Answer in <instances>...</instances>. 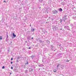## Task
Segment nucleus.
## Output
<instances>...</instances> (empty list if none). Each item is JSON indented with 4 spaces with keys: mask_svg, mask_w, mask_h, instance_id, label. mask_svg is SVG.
I'll return each mask as SVG.
<instances>
[{
    "mask_svg": "<svg viewBox=\"0 0 76 76\" xmlns=\"http://www.w3.org/2000/svg\"><path fill=\"white\" fill-rule=\"evenodd\" d=\"M34 30H35V29H31L32 31H34Z\"/></svg>",
    "mask_w": 76,
    "mask_h": 76,
    "instance_id": "4",
    "label": "nucleus"
},
{
    "mask_svg": "<svg viewBox=\"0 0 76 76\" xmlns=\"http://www.w3.org/2000/svg\"><path fill=\"white\" fill-rule=\"evenodd\" d=\"M53 13H57V11L55 10L54 11Z\"/></svg>",
    "mask_w": 76,
    "mask_h": 76,
    "instance_id": "3",
    "label": "nucleus"
},
{
    "mask_svg": "<svg viewBox=\"0 0 76 76\" xmlns=\"http://www.w3.org/2000/svg\"><path fill=\"white\" fill-rule=\"evenodd\" d=\"M12 35H13V37H16V35H15L14 34V33H13Z\"/></svg>",
    "mask_w": 76,
    "mask_h": 76,
    "instance_id": "1",
    "label": "nucleus"
},
{
    "mask_svg": "<svg viewBox=\"0 0 76 76\" xmlns=\"http://www.w3.org/2000/svg\"><path fill=\"white\" fill-rule=\"evenodd\" d=\"M4 2H6V1H4Z\"/></svg>",
    "mask_w": 76,
    "mask_h": 76,
    "instance_id": "14",
    "label": "nucleus"
},
{
    "mask_svg": "<svg viewBox=\"0 0 76 76\" xmlns=\"http://www.w3.org/2000/svg\"><path fill=\"white\" fill-rule=\"evenodd\" d=\"M11 69H13V67H11Z\"/></svg>",
    "mask_w": 76,
    "mask_h": 76,
    "instance_id": "10",
    "label": "nucleus"
},
{
    "mask_svg": "<svg viewBox=\"0 0 76 76\" xmlns=\"http://www.w3.org/2000/svg\"><path fill=\"white\" fill-rule=\"evenodd\" d=\"M53 72H56V70L55 69H54L53 70Z\"/></svg>",
    "mask_w": 76,
    "mask_h": 76,
    "instance_id": "6",
    "label": "nucleus"
},
{
    "mask_svg": "<svg viewBox=\"0 0 76 76\" xmlns=\"http://www.w3.org/2000/svg\"><path fill=\"white\" fill-rule=\"evenodd\" d=\"M29 49H31V47L29 48Z\"/></svg>",
    "mask_w": 76,
    "mask_h": 76,
    "instance_id": "11",
    "label": "nucleus"
},
{
    "mask_svg": "<svg viewBox=\"0 0 76 76\" xmlns=\"http://www.w3.org/2000/svg\"><path fill=\"white\" fill-rule=\"evenodd\" d=\"M4 66H3V67H2V69H4Z\"/></svg>",
    "mask_w": 76,
    "mask_h": 76,
    "instance_id": "7",
    "label": "nucleus"
},
{
    "mask_svg": "<svg viewBox=\"0 0 76 76\" xmlns=\"http://www.w3.org/2000/svg\"><path fill=\"white\" fill-rule=\"evenodd\" d=\"M0 40L2 39V37H1V36L0 37Z\"/></svg>",
    "mask_w": 76,
    "mask_h": 76,
    "instance_id": "5",
    "label": "nucleus"
},
{
    "mask_svg": "<svg viewBox=\"0 0 76 76\" xmlns=\"http://www.w3.org/2000/svg\"><path fill=\"white\" fill-rule=\"evenodd\" d=\"M11 64H12V63H13V62H11Z\"/></svg>",
    "mask_w": 76,
    "mask_h": 76,
    "instance_id": "9",
    "label": "nucleus"
},
{
    "mask_svg": "<svg viewBox=\"0 0 76 76\" xmlns=\"http://www.w3.org/2000/svg\"><path fill=\"white\" fill-rule=\"evenodd\" d=\"M27 64H28V62H27Z\"/></svg>",
    "mask_w": 76,
    "mask_h": 76,
    "instance_id": "12",
    "label": "nucleus"
},
{
    "mask_svg": "<svg viewBox=\"0 0 76 76\" xmlns=\"http://www.w3.org/2000/svg\"><path fill=\"white\" fill-rule=\"evenodd\" d=\"M11 73H10V75H11Z\"/></svg>",
    "mask_w": 76,
    "mask_h": 76,
    "instance_id": "15",
    "label": "nucleus"
},
{
    "mask_svg": "<svg viewBox=\"0 0 76 76\" xmlns=\"http://www.w3.org/2000/svg\"><path fill=\"white\" fill-rule=\"evenodd\" d=\"M11 60H13V58H12L11 59Z\"/></svg>",
    "mask_w": 76,
    "mask_h": 76,
    "instance_id": "8",
    "label": "nucleus"
},
{
    "mask_svg": "<svg viewBox=\"0 0 76 76\" xmlns=\"http://www.w3.org/2000/svg\"><path fill=\"white\" fill-rule=\"evenodd\" d=\"M33 37H32V38H31V39H33Z\"/></svg>",
    "mask_w": 76,
    "mask_h": 76,
    "instance_id": "13",
    "label": "nucleus"
},
{
    "mask_svg": "<svg viewBox=\"0 0 76 76\" xmlns=\"http://www.w3.org/2000/svg\"><path fill=\"white\" fill-rule=\"evenodd\" d=\"M59 11H60V12H62L63 11V10L61 8H60L58 9Z\"/></svg>",
    "mask_w": 76,
    "mask_h": 76,
    "instance_id": "2",
    "label": "nucleus"
}]
</instances>
